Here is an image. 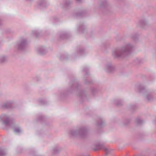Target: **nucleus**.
<instances>
[{"label": "nucleus", "instance_id": "obj_1", "mask_svg": "<svg viewBox=\"0 0 156 156\" xmlns=\"http://www.w3.org/2000/svg\"><path fill=\"white\" fill-rule=\"evenodd\" d=\"M15 131L16 132L20 131V130L19 129H16L15 130Z\"/></svg>", "mask_w": 156, "mask_h": 156}]
</instances>
